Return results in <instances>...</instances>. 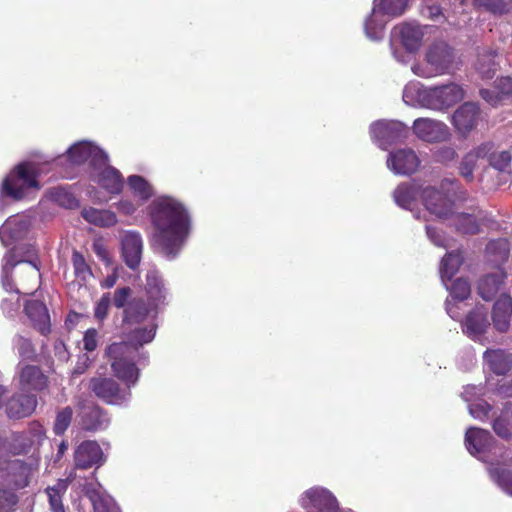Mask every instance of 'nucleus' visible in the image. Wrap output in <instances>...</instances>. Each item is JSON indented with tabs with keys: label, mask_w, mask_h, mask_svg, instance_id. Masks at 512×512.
Wrapping results in <instances>:
<instances>
[{
	"label": "nucleus",
	"mask_w": 512,
	"mask_h": 512,
	"mask_svg": "<svg viewBox=\"0 0 512 512\" xmlns=\"http://www.w3.org/2000/svg\"><path fill=\"white\" fill-rule=\"evenodd\" d=\"M88 389L105 404L121 405L131 398V391L124 390L118 380L108 376L91 377Z\"/></svg>",
	"instance_id": "obj_7"
},
{
	"label": "nucleus",
	"mask_w": 512,
	"mask_h": 512,
	"mask_svg": "<svg viewBox=\"0 0 512 512\" xmlns=\"http://www.w3.org/2000/svg\"><path fill=\"white\" fill-rule=\"evenodd\" d=\"M108 422L109 419L106 410H103V408L97 404L86 407L80 420L82 429L90 430V432L103 429V427L107 426Z\"/></svg>",
	"instance_id": "obj_28"
},
{
	"label": "nucleus",
	"mask_w": 512,
	"mask_h": 512,
	"mask_svg": "<svg viewBox=\"0 0 512 512\" xmlns=\"http://www.w3.org/2000/svg\"><path fill=\"white\" fill-rule=\"evenodd\" d=\"M84 348L89 352L95 350L97 347V331L96 330H87L84 334L83 338Z\"/></svg>",
	"instance_id": "obj_57"
},
{
	"label": "nucleus",
	"mask_w": 512,
	"mask_h": 512,
	"mask_svg": "<svg viewBox=\"0 0 512 512\" xmlns=\"http://www.w3.org/2000/svg\"><path fill=\"white\" fill-rule=\"evenodd\" d=\"M25 314L30 319L34 328L42 335H47L51 331L49 310L40 300H28L25 303Z\"/></svg>",
	"instance_id": "obj_22"
},
{
	"label": "nucleus",
	"mask_w": 512,
	"mask_h": 512,
	"mask_svg": "<svg viewBox=\"0 0 512 512\" xmlns=\"http://www.w3.org/2000/svg\"><path fill=\"white\" fill-rule=\"evenodd\" d=\"M471 294V283L464 278L455 279L451 284L450 296L456 300H466Z\"/></svg>",
	"instance_id": "obj_47"
},
{
	"label": "nucleus",
	"mask_w": 512,
	"mask_h": 512,
	"mask_svg": "<svg viewBox=\"0 0 512 512\" xmlns=\"http://www.w3.org/2000/svg\"><path fill=\"white\" fill-rule=\"evenodd\" d=\"M92 249L96 253L97 257L100 258L102 261L106 263L110 262L109 252L105 244L102 242V240L93 241Z\"/></svg>",
	"instance_id": "obj_56"
},
{
	"label": "nucleus",
	"mask_w": 512,
	"mask_h": 512,
	"mask_svg": "<svg viewBox=\"0 0 512 512\" xmlns=\"http://www.w3.org/2000/svg\"><path fill=\"white\" fill-rule=\"evenodd\" d=\"M127 183L134 195L142 202H147V200L151 199L154 193L153 187L142 175H130L127 178Z\"/></svg>",
	"instance_id": "obj_37"
},
{
	"label": "nucleus",
	"mask_w": 512,
	"mask_h": 512,
	"mask_svg": "<svg viewBox=\"0 0 512 512\" xmlns=\"http://www.w3.org/2000/svg\"><path fill=\"white\" fill-rule=\"evenodd\" d=\"M421 195L420 188L413 182H402L393 190V199L398 206L410 209Z\"/></svg>",
	"instance_id": "obj_31"
},
{
	"label": "nucleus",
	"mask_w": 512,
	"mask_h": 512,
	"mask_svg": "<svg viewBox=\"0 0 512 512\" xmlns=\"http://www.w3.org/2000/svg\"><path fill=\"white\" fill-rule=\"evenodd\" d=\"M420 160L412 149H399L389 154L387 166L396 174L409 175L418 169Z\"/></svg>",
	"instance_id": "obj_16"
},
{
	"label": "nucleus",
	"mask_w": 512,
	"mask_h": 512,
	"mask_svg": "<svg viewBox=\"0 0 512 512\" xmlns=\"http://www.w3.org/2000/svg\"><path fill=\"white\" fill-rule=\"evenodd\" d=\"M118 210L123 213L130 216V214L135 213L137 210V206L132 201H129V199H121L120 202L117 204Z\"/></svg>",
	"instance_id": "obj_60"
},
{
	"label": "nucleus",
	"mask_w": 512,
	"mask_h": 512,
	"mask_svg": "<svg viewBox=\"0 0 512 512\" xmlns=\"http://www.w3.org/2000/svg\"><path fill=\"white\" fill-rule=\"evenodd\" d=\"M97 183L106 192L118 195L124 188V177L117 168L106 166L98 173Z\"/></svg>",
	"instance_id": "obj_29"
},
{
	"label": "nucleus",
	"mask_w": 512,
	"mask_h": 512,
	"mask_svg": "<svg viewBox=\"0 0 512 512\" xmlns=\"http://www.w3.org/2000/svg\"><path fill=\"white\" fill-rule=\"evenodd\" d=\"M145 295H135L130 286H120L113 292V305L122 309L123 325H140L151 315L158 314L160 304L165 303V285L157 271L146 274Z\"/></svg>",
	"instance_id": "obj_2"
},
{
	"label": "nucleus",
	"mask_w": 512,
	"mask_h": 512,
	"mask_svg": "<svg viewBox=\"0 0 512 512\" xmlns=\"http://www.w3.org/2000/svg\"><path fill=\"white\" fill-rule=\"evenodd\" d=\"M481 108L476 102H463L452 116V123L459 133L467 134L479 123Z\"/></svg>",
	"instance_id": "obj_14"
},
{
	"label": "nucleus",
	"mask_w": 512,
	"mask_h": 512,
	"mask_svg": "<svg viewBox=\"0 0 512 512\" xmlns=\"http://www.w3.org/2000/svg\"><path fill=\"white\" fill-rule=\"evenodd\" d=\"M475 4L485 7L493 14H505L508 12V4L504 0H474Z\"/></svg>",
	"instance_id": "obj_52"
},
{
	"label": "nucleus",
	"mask_w": 512,
	"mask_h": 512,
	"mask_svg": "<svg viewBox=\"0 0 512 512\" xmlns=\"http://www.w3.org/2000/svg\"><path fill=\"white\" fill-rule=\"evenodd\" d=\"M464 96L465 91L460 84L448 83L426 88L423 91L422 100L428 108L446 109L462 101Z\"/></svg>",
	"instance_id": "obj_8"
},
{
	"label": "nucleus",
	"mask_w": 512,
	"mask_h": 512,
	"mask_svg": "<svg viewBox=\"0 0 512 512\" xmlns=\"http://www.w3.org/2000/svg\"><path fill=\"white\" fill-rule=\"evenodd\" d=\"M378 8L383 14L399 17L408 7V0H378Z\"/></svg>",
	"instance_id": "obj_44"
},
{
	"label": "nucleus",
	"mask_w": 512,
	"mask_h": 512,
	"mask_svg": "<svg viewBox=\"0 0 512 512\" xmlns=\"http://www.w3.org/2000/svg\"><path fill=\"white\" fill-rule=\"evenodd\" d=\"M453 307H454V306H451V304H450V303H447V307H446L447 312H448V314L450 315V317H452V318H457L456 314H455V313H454V311H453Z\"/></svg>",
	"instance_id": "obj_64"
},
{
	"label": "nucleus",
	"mask_w": 512,
	"mask_h": 512,
	"mask_svg": "<svg viewBox=\"0 0 512 512\" xmlns=\"http://www.w3.org/2000/svg\"><path fill=\"white\" fill-rule=\"evenodd\" d=\"M496 393L500 397H512V377H503L496 387Z\"/></svg>",
	"instance_id": "obj_55"
},
{
	"label": "nucleus",
	"mask_w": 512,
	"mask_h": 512,
	"mask_svg": "<svg viewBox=\"0 0 512 512\" xmlns=\"http://www.w3.org/2000/svg\"><path fill=\"white\" fill-rule=\"evenodd\" d=\"M505 274L503 272H495V274H488L483 276L478 282V294L483 300L489 301L499 291Z\"/></svg>",
	"instance_id": "obj_33"
},
{
	"label": "nucleus",
	"mask_w": 512,
	"mask_h": 512,
	"mask_svg": "<svg viewBox=\"0 0 512 512\" xmlns=\"http://www.w3.org/2000/svg\"><path fill=\"white\" fill-rule=\"evenodd\" d=\"M15 345L20 357L26 360L36 359V348L29 338L23 337V335H16Z\"/></svg>",
	"instance_id": "obj_46"
},
{
	"label": "nucleus",
	"mask_w": 512,
	"mask_h": 512,
	"mask_svg": "<svg viewBox=\"0 0 512 512\" xmlns=\"http://www.w3.org/2000/svg\"><path fill=\"white\" fill-rule=\"evenodd\" d=\"M19 498L10 488H0V512H15Z\"/></svg>",
	"instance_id": "obj_45"
},
{
	"label": "nucleus",
	"mask_w": 512,
	"mask_h": 512,
	"mask_svg": "<svg viewBox=\"0 0 512 512\" xmlns=\"http://www.w3.org/2000/svg\"><path fill=\"white\" fill-rule=\"evenodd\" d=\"M512 298L503 293L495 301L492 308V323L499 332H506L511 325Z\"/></svg>",
	"instance_id": "obj_23"
},
{
	"label": "nucleus",
	"mask_w": 512,
	"mask_h": 512,
	"mask_svg": "<svg viewBox=\"0 0 512 512\" xmlns=\"http://www.w3.org/2000/svg\"><path fill=\"white\" fill-rule=\"evenodd\" d=\"M485 252L487 255L493 256L494 261L503 262L509 257L510 246L506 238H497L487 243Z\"/></svg>",
	"instance_id": "obj_39"
},
{
	"label": "nucleus",
	"mask_w": 512,
	"mask_h": 512,
	"mask_svg": "<svg viewBox=\"0 0 512 512\" xmlns=\"http://www.w3.org/2000/svg\"><path fill=\"white\" fill-rule=\"evenodd\" d=\"M93 512H115L114 506L109 499L94 495L91 497Z\"/></svg>",
	"instance_id": "obj_54"
},
{
	"label": "nucleus",
	"mask_w": 512,
	"mask_h": 512,
	"mask_svg": "<svg viewBox=\"0 0 512 512\" xmlns=\"http://www.w3.org/2000/svg\"><path fill=\"white\" fill-rule=\"evenodd\" d=\"M51 194L56 202L60 203L62 206L68 207V209H73V207H76L79 204L76 196L66 188H54L52 189Z\"/></svg>",
	"instance_id": "obj_48"
},
{
	"label": "nucleus",
	"mask_w": 512,
	"mask_h": 512,
	"mask_svg": "<svg viewBox=\"0 0 512 512\" xmlns=\"http://www.w3.org/2000/svg\"><path fill=\"white\" fill-rule=\"evenodd\" d=\"M440 154L442 155V157H445V158H454L456 155V152H455V150L451 149V147H446L445 149L440 151Z\"/></svg>",
	"instance_id": "obj_62"
},
{
	"label": "nucleus",
	"mask_w": 512,
	"mask_h": 512,
	"mask_svg": "<svg viewBox=\"0 0 512 512\" xmlns=\"http://www.w3.org/2000/svg\"><path fill=\"white\" fill-rule=\"evenodd\" d=\"M492 409V405L487 403V401H480V403H474L470 405V413L474 418L477 419L488 418Z\"/></svg>",
	"instance_id": "obj_53"
},
{
	"label": "nucleus",
	"mask_w": 512,
	"mask_h": 512,
	"mask_svg": "<svg viewBox=\"0 0 512 512\" xmlns=\"http://www.w3.org/2000/svg\"><path fill=\"white\" fill-rule=\"evenodd\" d=\"M413 131L419 139L436 143L444 141L449 137V128L443 122L430 118H418L413 122Z\"/></svg>",
	"instance_id": "obj_13"
},
{
	"label": "nucleus",
	"mask_w": 512,
	"mask_h": 512,
	"mask_svg": "<svg viewBox=\"0 0 512 512\" xmlns=\"http://www.w3.org/2000/svg\"><path fill=\"white\" fill-rule=\"evenodd\" d=\"M492 479L503 491L512 495V470L503 466V464H495L489 468Z\"/></svg>",
	"instance_id": "obj_38"
},
{
	"label": "nucleus",
	"mask_w": 512,
	"mask_h": 512,
	"mask_svg": "<svg viewBox=\"0 0 512 512\" xmlns=\"http://www.w3.org/2000/svg\"><path fill=\"white\" fill-rule=\"evenodd\" d=\"M34 443L30 432H16L7 447L12 454H23L30 450Z\"/></svg>",
	"instance_id": "obj_40"
},
{
	"label": "nucleus",
	"mask_w": 512,
	"mask_h": 512,
	"mask_svg": "<svg viewBox=\"0 0 512 512\" xmlns=\"http://www.w3.org/2000/svg\"><path fill=\"white\" fill-rule=\"evenodd\" d=\"M489 325L488 311L486 307L479 304L466 315L462 323V331L469 338L477 339L487 331Z\"/></svg>",
	"instance_id": "obj_15"
},
{
	"label": "nucleus",
	"mask_w": 512,
	"mask_h": 512,
	"mask_svg": "<svg viewBox=\"0 0 512 512\" xmlns=\"http://www.w3.org/2000/svg\"><path fill=\"white\" fill-rule=\"evenodd\" d=\"M425 60L434 74H446L453 68L455 53L446 42H434L425 53Z\"/></svg>",
	"instance_id": "obj_9"
},
{
	"label": "nucleus",
	"mask_w": 512,
	"mask_h": 512,
	"mask_svg": "<svg viewBox=\"0 0 512 512\" xmlns=\"http://www.w3.org/2000/svg\"><path fill=\"white\" fill-rule=\"evenodd\" d=\"M105 354L114 376L124 384L122 389L131 391V387L137 384L141 375L131 344H128L127 340L112 342L107 346Z\"/></svg>",
	"instance_id": "obj_3"
},
{
	"label": "nucleus",
	"mask_w": 512,
	"mask_h": 512,
	"mask_svg": "<svg viewBox=\"0 0 512 512\" xmlns=\"http://www.w3.org/2000/svg\"><path fill=\"white\" fill-rule=\"evenodd\" d=\"M479 150L480 144L469 153L465 154L460 163V175L467 181H473V172L476 168L477 159L483 158V154H480Z\"/></svg>",
	"instance_id": "obj_42"
},
{
	"label": "nucleus",
	"mask_w": 512,
	"mask_h": 512,
	"mask_svg": "<svg viewBox=\"0 0 512 512\" xmlns=\"http://www.w3.org/2000/svg\"><path fill=\"white\" fill-rule=\"evenodd\" d=\"M306 499L308 500V505L315 507L320 512H339L337 498L326 488L313 487L307 490L302 504L304 507L308 506L305 502Z\"/></svg>",
	"instance_id": "obj_20"
},
{
	"label": "nucleus",
	"mask_w": 512,
	"mask_h": 512,
	"mask_svg": "<svg viewBox=\"0 0 512 512\" xmlns=\"http://www.w3.org/2000/svg\"><path fill=\"white\" fill-rule=\"evenodd\" d=\"M394 31L406 50H419L424 39V32L420 25L411 24V22H403V24L398 25Z\"/></svg>",
	"instance_id": "obj_26"
},
{
	"label": "nucleus",
	"mask_w": 512,
	"mask_h": 512,
	"mask_svg": "<svg viewBox=\"0 0 512 512\" xmlns=\"http://www.w3.org/2000/svg\"><path fill=\"white\" fill-rule=\"evenodd\" d=\"M67 159L73 165H81L84 162L91 160L92 165L96 164H106L108 161V156L103 152V150L98 149L97 146L90 142H78L72 144V146L67 151Z\"/></svg>",
	"instance_id": "obj_12"
},
{
	"label": "nucleus",
	"mask_w": 512,
	"mask_h": 512,
	"mask_svg": "<svg viewBox=\"0 0 512 512\" xmlns=\"http://www.w3.org/2000/svg\"><path fill=\"white\" fill-rule=\"evenodd\" d=\"M495 439L491 432L482 428H469L465 433V446L472 455L490 450Z\"/></svg>",
	"instance_id": "obj_25"
},
{
	"label": "nucleus",
	"mask_w": 512,
	"mask_h": 512,
	"mask_svg": "<svg viewBox=\"0 0 512 512\" xmlns=\"http://www.w3.org/2000/svg\"><path fill=\"white\" fill-rule=\"evenodd\" d=\"M38 404L36 394H14L6 402V413L9 418L21 419L31 415Z\"/></svg>",
	"instance_id": "obj_17"
},
{
	"label": "nucleus",
	"mask_w": 512,
	"mask_h": 512,
	"mask_svg": "<svg viewBox=\"0 0 512 512\" xmlns=\"http://www.w3.org/2000/svg\"><path fill=\"white\" fill-rule=\"evenodd\" d=\"M31 188H40L39 170L32 161H22L3 179L1 193L11 199L21 200Z\"/></svg>",
	"instance_id": "obj_4"
},
{
	"label": "nucleus",
	"mask_w": 512,
	"mask_h": 512,
	"mask_svg": "<svg viewBox=\"0 0 512 512\" xmlns=\"http://www.w3.org/2000/svg\"><path fill=\"white\" fill-rule=\"evenodd\" d=\"M480 154L486 158L492 168L497 171H506L511 168L512 153L510 150H498V146L494 142H483L480 144Z\"/></svg>",
	"instance_id": "obj_24"
},
{
	"label": "nucleus",
	"mask_w": 512,
	"mask_h": 512,
	"mask_svg": "<svg viewBox=\"0 0 512 512\" xmlns=\"http://www.w3.org/2000/svg\"><path fill=\"white\" fill-rule=\"evenodd\" d=\"M476 68L481 77L485 80L493 78L498 70L496 52L488 50L487 52L479 53Z\"/></svg>",
	"instance_id": "obj_35"
},
{
	"label": "nucleus",
	"mask_w": 512,
	"mask_h": 512,
	"mask_svg": "<svg viewBox=\"0 0 512 512\" xmlns=\"http://www.w3.org/2000/svg\"><path fill=\"white\" fill-rule=\"evenodd\" d=\"M463 263V256L461 251L448 252L442 259L440 272L442 278L444 277L451 280L456 275L458 269H460Z\"/></svg>",
	"instance_id": "obj_36"
},
{
	"label": "nucleus",
	"mask_w": 512,
	"mask_h": 512,
	"mask_svg": "<svg viewBox=\"0 0 512 512\" xmlns=\"http://www.w3.org/2000/svg\"><path fill=\"white\" fill-rule=\"evenodd\" d=\"M18 386L20 391L28 394L41 392L49 386V376L37 365H23L18 370Z\"/></svg>",
	"instance_id": "obj_11"
},
{
	"label": "nucleus",
	"mask_w": 512,
	"mask_h": 512,
	"mask_svg": "<svg viewBox=\"0 0 512 512\" xmlns=\"http://www.w3.org/2000/svg\"><path fill=\"white\" fill-rule=\"evenodd\" d=\"M427 236L430 240L436 245H443L444 238L440 232V230L436 229V227L429 226V224L425 227Z\"/></svg>",
	"instance_id": "obj_59"
},
{
	"label": "nucleus",
	"mask_w": 512,
	"mask_h": 512,
	"mask_svg": "<svg viewBox=\"0 0 512 512\" xmlns=\"http://www.w3.org/2000/svg\"><path fill=\"white\" fill-rule=\"evenodd\" d=\"M81 215L89 223L99 227H111L117 223L116 214L108 209L85 208L82 209Z\"/></svg>",
	"instance_id": "obj_34"
},
{
	"label": "nucleus",
	"mask_w": 512,
	"mask_h": 512,
	"mask_svg": "<svg viewBox=\"0 0 512 512\" xmlns=\"http://www.w3.org/2000/svg\"><path fill=\"white\" fill-rule=\"evenodd\" d=\"M457 188H459L458 181L445 178V180H442L439 189L435 187L423 188L420 196L430 213L440 218H446L453 214Z\"/></svg>",
	"instance_id": "obj_5"
},
{
	"label": "nucleus",
	"mask_w": 512,
	"mask_h": 512,
	"mask_svg": "<svg viewBox=\"0 0 512 512\" xmlns=\"http://www.w3.org/2000/svg\"><path fill=\"white\" fill-rule=\"evenodd\" d=\"M480 96L492 106L502 105L512 98V77H499L492 88H481Z\"/></svg>",
	"instance_id": "obj_18"
},
{
	"label": "nucleus",
	"mask_w": 512,
	"mask_h": 512,
	"mask_svg": "<svg viewBox=\"0 0 512 512\" xmlns=\"http://www.w3.org/2000/svg\"><path fill=\"white\" fill-rule=\"evenodd\" d=\"M70 481L68 478H60L54 485L45 488V493L48 497L50 510L52 512H66L63 505V497L68 491Z\"/></svg>",
	"instance_id": "obj_32"
},
{
	"label": "nucleus",
	"mask_w": 512,
	"mask_h": 512,
	"mask_svg": "<svg viewBox=\"0 0 512 512\" xmlns=\"http://www.w3.org/2000/svg\"><path fill=\"white\" fill-rule=\"evenodd\" d=\"M73 418V410L71 407H65L62 408L61 411H59L55 418L54 423V432L56 434H63L66 432L68 426L71 425V421Z\"/></svg>",
	"instance_id": "obj_49"
},
{
	"label": "nucleus",
	"mask_w": 512,
	"mask_h": 512,
	"mask_svg": "<svg viewBox=\"0 0 512 512\" xmlns=\"http://www.w3.org/2000/svg\"><path fill=\"white\" fill-rule=\"evenodd\" d=\"M72 266L74 268L75 276L80 280H87L88 277L93 275L90 265L87 263L85 257L81 252L74 250L72 253Z\"/></svg>",
	"instance_id": "obj_43"
},
{
	"label": "nucleus",
	"mask_w": 512,
	"mask_h": 512,
	"mask_svg": "<svg viewBox=\"0 0 512 512\" xmlns=\"http://www.w3.org/2000/svg\"><path fill=\"white\" fill-rule=\"evenodd\" d=\"M492 428L502 439H510L512 435L509 420L503 414L493 420Z\"/></svg>",
	"instance_id": "obj_51"
},
{
	"label": "nucleus",
	"mask_w": 512,
	"mask_h": 512,
	"mask_svg": "<svg viewBox=\"0 0 512 512\" xmlns=\"http://www.w3.org/2000/svg\"><path fill=\"white\" fill-rule=\"evenodd\" d=\"M30 265L29 270L27 272L28 276H30L34 282L33 287L31 290H26L25 293H33L34 289H36L38 280L41 276L40 269L36 262L34 261H27Z\"/></svg>",
	"instance_id": "obj_58"
},
{
	"label": "nucleus",
	"mask_w": 512,
	"mask_h": 512,
	"mask_svg": "<svg viewBox=\"0 0 512 512\" xmlns=\"http://www.w3.org/2000/svg\"><path fill=\"white\" fill-rule=\"evenodd\" d=\"M111 303L113 304V296L111 298L110 293H104L95 304V318H97L99 321H103V319H105L108 314Z\"/></svg>",
	"instance_id": "obj_50"
},
{
	"label": "nucleus",
	"mask_w": 512,
	"mask_h": 512,
	"mask_svg": "<svg viewBox=\"0 0 512 512\" xmlns=\"http://www.w3.org/2000/svg\"><path fill=\"white\" fill-rule=\"evenodd\" d=\"M143 240L140 233L127 232L122 237V258L130 269H137L141 263Z\"/></svg>",
	"instance_id": "obj_19"
},
{
	"label": "nucleus",
	"mask_w": 512,
	"mask_h": 512,
	"mask_svg": "<svg viewBox=\"0 0 512 512\" xmlns=\"http://www.w3.org/2000/svg\"><path fill=\"white\" fill-rule=\"evenodd\" d=\"M453 224L462 234L479 233V224L477 218L471 213H458L453 217Z\"/></svg>",
	"instance_id": "obj_41"
},
{
	"label": "nucleus",
	"mask_w": 512,
	"mask_h": 512,
	"mask_svg": "<svg viewBox=\"0 0 512 512\" xmlns=\"http://www.w3.org/2000/svg\"><path fill=\"white\" fill-rule=\"evenodd\" d=\"M117 280H118V276H117L116 272H113L111 275H107L105 277V279L102 280L101 286L104 289H111V287L115 286V284L117 283Z\"/></svg>",
	"instance_id": "obj_61"
},
{
	"label": "nucleus",
	"mask_w": 512,
	"mask_h": 512,
	"mask_svg": "<svg viewBox=\"0 0 512 512\" xmlns=\"http://www.w3.org/2000/svg\"><path fill=\"white\" fill-rule=\"evenodd\" d=\"M122 327L124 329V334L127 342L130 343L134 349L135 356L139 347L145 345V343L153 341L155 333L157 331L156 324H149L144 325V327L133 328V325H131L130 327H128V325H123L122 321Z\"/></svg>",
	"instance_id": "obj_27"
},
{
	"label": "nucleus",
	"mask_w": 512,
	"mask_h": 512,
	"mask_svg": "<svg viewBox=\"0 0 512 512\" xmlns=\"http://www.w3.org/2000/svg\"><path fill=\"white\" fill-rule=\"evenodd\" d=\"M483 358L496 374H506L512 368V357L503 349H487Z\"/></svg>",
	"instance_id": "obj_30"
},
{
	"label": "nucleus",
	"mask_w": 512,
	"mask_h": 512,
	"mask_svg": "<svg viewBox=\"0 0 512 512\" xmlns=\"http://www.w3.org/2000/svg\"><path fill=\"white\" fill-rule=\"evenodd\" d=\"M38 463H26L24 460H9L3 456L0 445V476L14 489L26 488L31 482Z\"/></svg>",
	"instance_id": "obj_6"
},
{
	"label": "nucleus",
	"mask_w": 512,
	"mask_h": 512,
	"mask_svg": "<svg viewBox=\"0 0 512 512\" xmlns=\"http://www.w3.org/2000/svg\"><path fill=\"white\" fill-rule=\"evenodd\" d=\"M375 136L386 144L404 141L409 135V126L399 121L379 122L373 128Z\"/></svg>",
	"instance_id": "obj_21"
},
{
	"label": "nucleus",
	"mask_w": 512,
	"mask_h": 512,
	"mask_svg": "<svg viewBox=\"0 0 512 512\" xmlns=\"http://www.w3.org/2000/svg\"><path fill=\"white\" fill-rule=\"evenodd\" d=\"M155 233L152 244L167 258L179 253L190 232V215L184 204L175 198H162L152 205Z\"/></svg>",
	"instance_id": "obj_1"
},
{
	"label": "nucleus",
	"mask_w": 512,
	"mask_h": 512,
	"mask_svg": "<svg viewBox=\"0 0 512 512\" xmlns=\"http://www.w3.org/2000/svg\"><path fill=\"white\" fill-rule=\"evenodd\" d=\"M105 460L103 450L96 440H83L74 451L75 468H98Z\"/></svg>",
	"instance_id": "obj_10"
},
{
	"label": "nucleus",
	"mask_w": 512,
	"mask_h": 512,
	"mask_svg": "<svg viewBox=\"0 0 512 512\" xmlns=\"http://www.w3.org/2000/svg\"><path fill=\"white\" fill-rule=\"evenodd\" d=\"M68 449V445L66 442H61V444L58 447V454H63Z\"/></svg>",
	"instance_id": "obj_63"
}]
</instances>
